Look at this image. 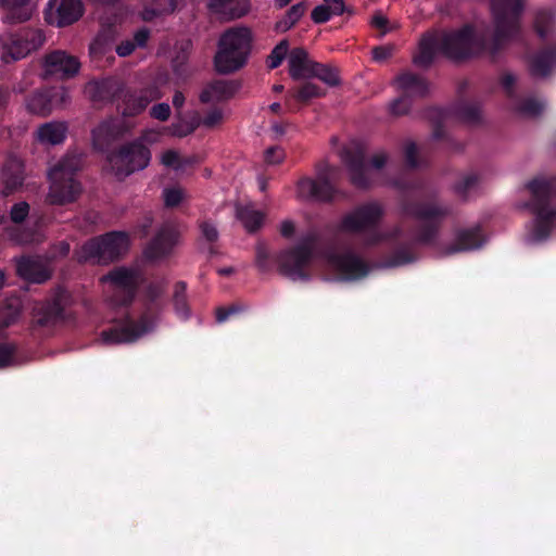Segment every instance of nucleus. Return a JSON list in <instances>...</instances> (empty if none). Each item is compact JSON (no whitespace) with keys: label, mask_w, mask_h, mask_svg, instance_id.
I'll use <instances>...</instances> for the list:
<instances>
[{"label":"nucleus","mask_w":556,"mask_h":556,"mask_svg":"<svg viewBox=\"0 0 556 556\" xmlns=\"http://www.w3.org/2000/svg\"><path fill=\"white\" fill-rule=\"evenodd\" d=\"M236 216L244 229L250 233L260 230L265 220V214L262 211L256 210L252 204L237 205Z\"/></svg>","instance_id":"72a5a7b5"},{"label":"nucleus","mask_w":556,"mask_h":556,"mask_svg":"<svg viewBox=\"0 0 556 556\" xmlns=\"http://www.w3.org/2000/svg\"><path fill=\"white\" fill-rule=\"evenodd\" d=\"M392 54L391 48L379 46L372 49V56L375 61L381 62L389 59Z\"/></svg>","instance_id":"774afa93"},{"label":"nucleus","mask_w":556,"mask_h":556,"mask_svg":"<svg viewBox=\"0 0 556 556\" xmlns=\"http://www.w3.org/2000/svg\"><path fill=\"white\" fill-rule=\"evenodd\" d=\"M285 151L280 147H270L264 153V160L267 164L276 165L283 161Z\"/></svg>","instance_id":"4d7b16f0"},{"label":"nucleus","mask_w":556,"mask_h":556,"mask_svg":"<svg viewBox=\"0 0 556 556\" xmlns=\"http://www.w3.org/2000/svg\"><path fill=\"white\" fill-rule=\"evenodd\" d=\"M187 62H188L187 47L186 48L182 47L172 61V67H173L174 73L180 78H186L189 75Z\"/></svg>","instance_id":"09e8293b"},{"label":"nucleus","mask_w":556,"mask_h":556,"mask_svg":"<svg viewBox=\"0 0 556 556\" xmlns=\"http://www.w3.org/2000/svg\"><path fill=\"white\" fill-rule=\"evenodd\" d=\"M326 96V90L317 86L316 84L306 81L301 85L293 93L292 97L303 103L308 102L315 98H321Z\"/></svg>","instance_id":"c03bdc74"},{"label":"nucleus","mask_w":556,"mask_h":556,"mask_svg":"<svg viewBox=\"0 0 556 556\" xmlns=\"http://www.w3.org/2000/svg\"><path fill=\"white\" fill-rule=\"evenodd\" d=\"M240 308L237 305H231L229 307H218L216 309V320L218 323H224L228 319L230 315L238 313Z\"/></svg>","instance_id":"69168bd1"},{"label":"nucleus","mask_w":556,"mask_h":556,"mask_svg":"<svg viewBox=\"0 0 556 556\" xmlns=\"http://www.w3.org/2000/svg\"><path fill=\"white\" fill-rule=\"evenodd\" d=\"M68 100L67 90L62 86L47 87L34 91L25 99L29 113L46 117L51 112L65 104Z\"/></svg>","instance_id":"4468645a"},{"label":"nucleus","mask_w":556,"mask_h":556,"mask_svg":"<svg viewBox=\"0 0 556 556\" xmlns=\"http://www.w3.org/2000/svg\"><path fill=\"white\" fill-rule=\"evenodd\" d=\"M494 33L491 38L478 36L471 25L450 31H433L422 35L418 53L414 55L415 65L428 68L438 54L455 62L489 54L493 61L507 43L520 31V15L523 0H491Z\"/></svg>","instance_id":"f257e3e1"},{"label":"nucleus","mask_w":556,"mask_h":556,"mask_svg":"<svg viewBox=\"0 0 556 556\" xmlns=\"http://www.w3.org/2000/svg\"><path fill=\"white\" fill-rule=\"evenodd\" d=\"M179 231L172 224L162 225L155 236L144 249V256L149 261H159L168 257L178 243Z\"/></svg>","instance_id":"dca6fc26"},{"label":"nucleus","mask_w":556,"mask_h":556,"mask_svg":"<svg viewBox=\"0 0 556 556\" xmlns=\"http://www.w3.org/2000/svg\"><path fill=\"white\" fill-rule=\"evenodd\" d=\"M202 238L208 243H215L219 233L215 225L208 220H203L199 225Z\"/></svg>","instance_id":"5fc2aeb1"},{"label":"nucleus","mask_w":556,"mask_h":556,"mask_svg":"<svg viewBox=\"0 0 556 556\" xmlns=\"http://www.w3.org/2000/svg\"><path fill=\"white\" fill-rule=\"evenodd\" d=\"M255 264L261 273H269L271 270V260L266 244L258 243L255 250Z\"/></svg>","instance_id":"de8ad7c7"},{"label":"nucleus","mask_w":556,"mask_h":556,"mask_svg":"<svg viewBox=\"0 0 556 556\" xmlns=\"http://www.w3.org/2000/svg\"><path fill=\"white\" fill-rule=\"evenodd\" d=\"M135 49H136V46L132 42V40L126 39L116 46V53L119 56H128L135 51Z\"/></svg>","instance_id":"338daca9"},{"label":"nucleus","mask_w":556,"mask_h":556,"mask_svg":"<svg viewBox=\"0 0 556 556\" xmlns=\"http://www.w3.org/2000/svg\"><path fill=\"white\" fill-rule=\"evenodd\" d=\"M390 184L402 193V212L408 217L422 222L417 228L414 239L396 244L386 260V267H399L417 260L414 250L416 244L430 245L435 241L442 223L451 215L452 208L447 204L440 203L438 201L439 191L426 188L421 179L399 176Z\"/></svg>","instance_id":"f03ea898"},{"label":"nucleus","mask_w":556,"mask_h":556,"mask_svg":"<svg viewBox=\"0 0 556 556\" xmlns=\"http://www.w3.org/2000/svg\"><path fill=\"white\" fill-rule=\"evenodd\" d=\"M177 5V0H142L139 14L142 21L152 22L157 17L174 13Z\"/></svg>","instance_id":"c756f323"},{"label":"nucleus","mask_w":556,"mask_h":556,"mask_svg":"<svg viewBox=\"0 0 556 556\" xmlns=\"http://www.w3.org/2000/svg\"><path fill=\"white\" fill-rule=\"evenodd\" d=\"M289 50L288 40H281L270 52L267 58L266 64L270 70L277 68L281 65Z\"/></svg>","instance_id":"a18cd8bd"},{"label":"nucleus","mask_w":556,"mask_h":556,"mask_svg":"<svg viewBox=\"0 0 556 556\" xmlns=\"http://www.w3.org/2000/svg\"><path fill=\"white\" fill-rule=\"evenodd\" d=\"M394 83L400 92L389 105V111L394 116L407 114L415 101L426 98L430 92L428 80L412 72L399 74Z\"/></svg>","instance_id":"f8f14e48"},{"label":"nucleus","mask_w":556,"mask_h":556,"mask_svg":"<svg viewBox=\"0 0 556 556\" xmlns=\"http://www.w3.org/2000/svg\"><path fill=\"white\" fill-rule=\"evenodd\" d=\"M64 307L63 295L56 294L34 311V324L39 327L54 326L64 319Z\"/></svg>","instance_id":"393cba45"},{"label":"nucleus","mask_w":556,"mask_h":556,"mask_svg":"<svg viewBox=\"0 0 556 556\" xmlns=\"http://www.w3.org/2000/svg\"><path fill=\"white\" fill-rule=\"evenodd\" d=\"M84 14L81 0H49L45 10L48 24L64 27L77 22Z\"/></svg>","instance_id":"2eb2a0df"},{"label":"nucleus","mask_w":556,"mask_h":556,"mask_svg":"<svg viewBox=\"0 0 556 556\" xmlns=\"http://www.w3.org/2000/svg\"><path fill=\"white\" fill-rule=\"evenodd\" d=\"M314 63L315 61L309 59L306 50L294 48L289 55V74L291 78L294 80L308 78L312 64Z\"/></svg>","instance_id":"7c9ffc66"},{"label":"nucleus","mask_w":556,"mask_h":556,"mask_svg":"<svg viewBox=\"0 0 556 556\" xmlns=\"http://www.w3.org/2000/svg\"><path fill=\"white\" fill-rule=\"evenodd\" d=\"M317 241V235L308 232L300 243L281 251L277 257L280 274L292 280H307L306 268L313 260Z\"/></svg>","instance_id":"9d476101"},{"label":"nucleus","mask_w":556,"mask_h":556,"mask_svg":"<svg viewBox=\"0 0 556 556\" xmlns=\"http://www.w3.org/2000/svg\"><path fill=\"white\" fill-rule=\"evenodd\" d=\"M16 273L22 279L35 283H42L50 278L45 264L31 256H23L16 262Z\"/></svg>","instance_id":"a878e982"},{"label":"nucleus","mask_w":556,"mask_h":556,"mask_svg":"<svg viewBox=\"0 0 556 556\" xmlns=\"http://www.w3.org/2000/svg\"><path fill=\"white\" fill-rule=\"evenodd\" d=\"M479 182L480 177L477 173H468L454 184L453 190L459 198L467 200L468 195L477 190Z\"/></svg>","instance_id":"ea45409f"},{"label":"nucleus","mask_w":556,"mask_h":556,"mask_svg":"<svg viewBox=\"0 0 556 556\" xmlns=\"http://www.w3.org/2000/svg\"><path fill=\"white\" fill-rule=\"evenodd\" d=\"M453 112L463 121L476 123L480 118V105L477 102L462 100L453 108Z\"/></svg>","instance_id":"79ce46f5"},{"label":"nucleus","mask_w":556,"mask_h":556,"mask_svg":"<svg viewBox=\"0 0 556 556\" xmlns=\"http://www.w3.org/2000/svg\"><path fill=\"white\" fill-rule=\"evenodd\" d=\"M152 153L144 143L143 137L123 143L112 151L108 161L118 179H124L136 172L146 169L151 162Z\"/></svg>","instance_id":"6e6552de"},{"label":"nucleus","mask_w":556,"mask_h":556,"mask_svg":"<svg viewBox=\"0 0 556 556\" xmlns=\"http://www.w3.org/2000/svg\"><path fill=\"white\" fill-rule=\"evenodd\" d=\"M129 245L128 235L124 231H110L86 241L81 247L79 261L109 264L118 260Z\"/></svg>","instance_id":"1a4fd4ad"},{"label":"nucleus","mask_w":556,"mask_h":556,"mask_svg":"<svg viewBox=\"0 0 556 556\" xmlns=\"http://www.w3.org/2000/svg\"><path fill=\"white\" fill-rule=\"evenodd\" d=\"M150 29L148 27H141L135 31L131 40L135 43L136 48H146L150 39Z\"/></svg>","instance_id":"680f3d73"},{"label":"nucleus","mask_w":556,"mask_h":556,"mask_svg":"<svg viewBox=\"0 0 556 556\" xmlns=\"http://www.w3.org/2000/svg\"><path fill=\"white\" fill-rule=\"evenodd\" d=\"M318 78L329 87H337L341 84L338 68L319 62L312 64L308 78Z\"/></svg>","instance_id":"c9c22d12"},{"label":"nucleus","mask_w":556,"mask_h":556,"mask_svg":"<svg viewBox=\"0 0 556 556\" xmlns=\"http://www.w3.org/2000/svg\"><path fill=\"white\" fill-rule=\"evenodd\" d=\"M17 348L13 343H0V369L11 366Z\"/></svg>","instance_id":"8fccbe9b"},{"label":"nucleus","mask_w":556,"mask_h":556,"mask_svg":"<svg viewBox=\"0 0 556 556\" xmlns=\"http://www.w3.org/2000/svg\"><path fill=\"white\" fill-rule=\"evenodd\" d=\"M339 168L320 162L316 165V178L302 177L296 184V194L306 201L331 203L336 200H345L348 192L337 186Z\"/></svg>","instance_id":"423d86ee"},{"label":"nucleus","mask_w":556,"mask_h":556,"mask_svg":"<svg viewBox=\"0 0 556 556\" xmlns=\"http://www.w3.org/2000/svg\"><path fill=\"white\" fill-rule=\"evenodd\" d=\"M332 16L329 8L325 4L317 5L311 13V18L315 24H324L328 22Z\"/></svg>","instance_id":"6e6d98bb"},{"label":"nucleus","mask_w":556,"mask_h":556,"mask_svg":"<svg viewBox=\"0 0 556 556\" xmlns=\"http://www.w3.org/2000/svg\"><path fill=\"white\" fill-rule=\"evenodd\" d=\"M208 8L216 14L224 15L228 20L240 18L250 10L249 0H211Z\"/></svg>","instance_id":"c85d7f7f"},{"label":"nucleus","mask_w":556,"mask_h":556,"mask_svg":"<svg viewBox=\"0 0 556 556\" xmlns=\"http://www.w3.org/2000/svg\"><path fill=\"white\" fill-rule=\"evenodd\" d=\"M106 278L115 287V296H119L118 303L123 306L129 305L137 293L138 273L126 267H118L109 273Z\"/></svg>","instance_id":"f3484780"},{"label":"nucleus","mask_w":556,"mask_h":556,"mask_svg":"<svg viewBox=\"0 0 556 556\" xmlns=\"http://www.w3.org/2000/svg\"><path fill=\"white\" fill-rule=\"evenodd\" d=\"M21 314V301L18 298L7 300L0 306V327L5 328L12 325Z\"/></svg>","instance_id":"a19ab883"},{"label":"nucleus","mask_w":556,"mask_h":556,"mask_svg":"<svg viewBox=\"0 0 556 556\" xmlns=\"http://www.w3.org/2000/svg\"><path fill=\"white\" fill-rule=\"evenodd\" d=\"M342 160L349 170L353 186L358 189H369L372 186L366 166V156L361 148L344 150Z\"/></svg>","instance_id":"a211bd4d"},{"label":"nucleus","mask_w":556,"mask_h":556,"mask_svg":"<svg viewBox=\"0 0 556 556\" xmlns=\"http://www.w3.org/2000/svg\"><path fill=\"white\" fill-rule=\"evenodd\" d=\"M163 198L164 205L166 207L173 208L181 203L184 194L182 191L178 188H166L163 191Z\"/></svg>","instance_id":"603ef678"},{"label":"nucleus","mask_w":556,"mask_h":556,"mask_svg":"<svg viewBox=\"0 0 556 556\" xmlns=\"http://www.w3.org/2000/svg\"><path fill=\"white\" fill-rule=\"evenodd\" d=\"M306 10L307 3L305 1L293 4L285 15L276 22L275 29L279 33H286L301 20Z\"/></svg>","instance_id":"e433bc0d"},{"label":"nucleus","mask_w":556,"mask_h":556,"mask_svg":"<svg viewBox=\"0 0 556 556\" xmlns=\"http://www.w3.org/2000/svg\"><path fill=\"white\" fill-rule=\"evenodd\" d=\"M330 263L346 280L362 279L369 273L368 264L351 251L332 254Z\"/></svg>","instance_id":"412c9836"},{"label":"nucleus","mask_w":556,"mask_h":556,"mask_svg":"<svg viewBox=\"0 0 556 556\" xmlns=\"http://www.w3.org/2000/svg\"><path fill=\"white\" fill-rule=\"evenodd\" d=\"M383 215V207L378 202H367L346 214L341 220V228L349 232L375 229L379 226Z\"/></svg>","instance_id":"ddd939ff"},{"label":"nucleus","mask_w":556,"mask_h":556,"mask_svg":"<svg viewBox=\"0 0 556 556\" xmlns=\"http://www.w3.org/2000/svg\"><path fill=\"white\" fill-rule=\"evenodd\" d=\"M162 164L167 167H179V155L174 150H167L162 154Z\"/></svg>","instance_id":"0e129e2a"},{"label":"nucleus","mask_w":556,"mask_h":556,"mask_svg":"<svg viewBox=\"0 0 556 556\" xmlns=\"http://www.w3.org/2000/svg\"><path fill=\"white\" fill-rule=\"evenodd\" d=\"M128 131L129 127L124 121H103L92 130L93 148L98 151L105 152L115 141L123 138Z\"/></svg>","instance_id":"6ab92c4d"},{"label":"nucleus","mask_w":556,"mask_h":556,"mask_svg":"<svg viewBox=\"0 0 556 556\" xmlns=\"http://www.w3.org/2000/svg\"><path fill=\"white\" fill-rule=\"evenodd\" d=\"M532 198L526 206L534 215L529 240L540 243L548 239L556 224V208L551 206V200L556 195V177H535L527 184Z\"/></svg>","instance_id":"7ed1b4c3"},{"label":"nucleus","mask_w":556,"mask_h":556,"mask_svg":"<svg viewBox=\"0 0 556 556\" xmlns=\"http://www.w3.org/2000/svg\"><path fill=\"white\" fill-rule=\"evenodd\" d=\"M83 167V157L77 153L65 154L50 170V190L47 201L52 205H64L74 202L81 192L80 182L76 179Z\"/></svg>","instance_id":"20e7f679"},{"label":"nucleus","mask_w":556,"mask_h":556,"mask_svg":"<svg viewBox=\"0 0 556 556\" xmlns=\"http://www.w3.org/2000/svg\"><path fill=\"white\" fill-rule=\"evenodd\" d=\"M25 180L24 164L16 157H9L2 168V182L7 194L20 189Z\"/></svg>","instance_id":"bb28decb"},{"label":"nucleus","mask_w":556,"mask_h":556,"mask_svg":"<svg viewBox=\"0 0 556 556\" xmlns=\"http://www.w3.org/2000/svg\"><path fill=\"white\" fill-rule=\"evenodd\" d=\"M484 237L480 226L460 228L455 231L454 241L444 247L442 254L453 255L460 252L477 250L482 247Z\"/></svg>","instance_id":"4be33fe9"},{"label":"nucleus","mask_w":556,"mask_h":556,"mask_svg":"<svg viewBox=\"0 0 556 556\" xmlns=\"http://www.w3.org/2000/svg\"><path fill=\"white\" fill-rule=\"evenodd\" d=\"M510 106L514 111L528 116H536L543 110V104L534 98L522 100L517 97L510 102Z\"/></svg>","instance_id":"37998d69"},{"label":"nucleus","mask_w":556,"mask_h":556,"mask_svg":"<svg viewBox=\"0 0 556 556\" xmlns=\"http://www.w3.org/2000/svg\"><path fill=\"white\" fill-rule=\"evenodd\" d=\"M515 83L516 77L513 74L503 75L501 80L502 87L510 102L518 97L515 90Z\"/></svg>","instance_id":"13d9d810"},{"label":"nucleus","mask_w":556,"mask_h":556,"mask_svg":"<svg viewBox=\"0 0 556 556\" xmlns=\"http://www.w3.org/2000/svg\"><path fill=\"white\" fill-rule=\"evenodd\" d=\"M556 60V51L546 48L535 53L530 59V73L535 77H545L549 74L552 66Z\"/></svg>","instance_id":"f704fd0d"},{"label":"nucleus","mask_w":556,"mask_h":556,"mask_svg":"<svg viewBox=\"0 0 556 556\" xmlns=\"http://www.w3.org/2000/svg\"><path fill=\"white\" fill-rule=\"evenodd\" d=\"M405 164L408 168L415 169L419 166V157L417 146L413 141H408L404 147Z\"/></svg>","instance_id":"3c124183"},{"label":"nucleus","mask_w":556,"mask_h":556,"mask_svg":"<svg viewBox=\"0 0 556 556\" xmlns=\"http://www.w3.org/2000/svg\"><path fill=\"white\" fill-rule=\"evenodd\" d=\"M552 22V13L547 10H541L534 18V30L541 39L547 37L548 27Z\"/></svg>","instance_id":"49530a36"},{"label":"nucleus","mask_w":556,"mask_h":556,"mask_svg":"<svg viewBox=\"0 0 556 556\" xmlns=\"http://www.w3.org/2000/svg\"><path fill=\"white\" fill-rule=\"evenodd\" d=\"M79 68L80 62L78 59L65 51L56 50L45 58V73L47 76L67 79L75 76Z\"/></svg>","instance_id":"aec40b11"},{"label":"nucleus","mask_w":556,"mask_h":556,"mask_svg":"<svg viewBox=\"0 0 556 556\" xmlns=\"http://www.w3.org/2000/svg\"><path fill=\"white\" fill-rule=\"evenodd\" d=\"M223 119V112L219 109H213L204 116L202 124L205 127L212 128L218 125Z\"/></svg>","instance_id":"e2e57ef3"},{"label":"nucleus","mask_w":556,"mask_h":556,"mask_svg":"<svg viewBox=\"0 0 556 556\" xmlns=\"http://www.w3.org/2000/svg\"><path fill=\"white\" fill-rule=\"evenodd\" d=\"M173 305L177 316L181 319L190 317V307L187 299V283L177 281L174 286Z\"/></svg>","instance_id":"58836bf2"},{"label":"nucleus","mask_w":556,"mask_h":556,"mask_svg":"<svg viewBox=\"0 0 556 556\" xmlns=\"http://www.w3.org/2000/svg\"><path fill=\"white\" fill-rule=\"evenodd\" d=\"M252 41V31L245 26H235L225 30L219 38L214 58L216 71L229 74L243 67L251 53Z\"/></svg>","instance_id":"39448f33"},{"label":"nucleus","mask_w":556,"mask_h":556,"mask_svg":"<svg viewBox=\"0 0 556 556\" xmlns=\"http://www.w3.org/2000/svg\"><path fill=\"white\" fill-rule=\"evenodd\" d=\"M325 5L329 8L332 15H342L344 13L352 14L353 10L344 4V0H323Z\"/></svg>","instance_id":"052dcab7"},{"label":"nucleus","mask_w":556,"mask_h":556,"mask_svg":"<svg viewBox=\"0 0 556 556\" xmlns=\"http://www.w3.org/2000/svg\"><path fill=\"white\" fill-rule=\"evenodd\" d=\"M163 293V287L159 282H151L147 287L148 305L147 312L139 318L132 320L127 318L122 326H114L101 332V339L105 344L130 343L136 341L143 333L152 328V309L157 307V300Z\"/></svg>","instance_id":"0eeeda50"},{"label":"nucleus","mask_w":556,"mask_h":556,"mask_svg":"<svg viewBox=\"0 0 556 556\" xmlns=\"http://www.w3.org/2000/svg\"><path fill=\"white\" fill-rule=\"evenodd\" d=\"M43 41L45 35L40 28L20 27L7 31L0 37L2 60L5 63L22 60L40 48Z\"/></svg>","instance_id":"9b49d317"},{"label":"nucleus","mask_w":556,"mask_h":556,"mask_svg":"<svg viewBox=\"0 0 556 556\" xmlns=\"http://www.w3.org/2000/svg\"><path fill=\"white\" fill-rule=\"evenodd\" d=\"M86 90L94 103H112L125 93L124 85L116 78L108 77L99 81H91Z\"/></svg>","instance_id":"5701e85b"},{"label":"nucleus","mask_w":556,"mask_h":556,"mask_svg":"<svg viewBox=\"0 0 556 556\" xmlns=\"http://www.w3.org/2000/svg\"><path fill=\"white\" fill-rule=\"evenodd\" d=\"M29 213V204L25 201L15 203L10 211V218L13 223H23Z\"/></svg>","instance_id":"864d4df0"},{"label":"nucleus","mask_w":556,"mask_h":556,"mask_svg":"<svg viewBox=\"0 0 556 556\" xmlns=\"http://www.w3.org/2000/svg\"><path fill=\"white\" fill-rule=\"evenodd\" d=\"M450 112L446 109L430 108L426 112L427 118L432 123V137L435 140H443L446 138L444 123Z\"/></svg>","instance_id":"4c0bfd02"},{"label":"nucleus","mask_w":556,"mask_h":556,"mask_svg":"<svg viewBox=\"0 0 556 556\" xmlns=\"http://www.w3.org/2000/svg\"><path fill=\"white\" fill-rule=\"evenodd\" d=\"M67 125L63 122H48L37 129V139L41 143L56 146L66 139Z\"/></svg>","instance_id":"2f4dec72"},{"label":"nucleus","mask_w":556,"mask_h":556,"mask_svg":"<svg viewBox=\"0 0 556 556\" xmlns=\"http://www.w3.org/2000/svg\"><path fill=\"white\" fill-rule=\"evenodd\" d=\"M150 115L161 122H165L170 116V106L167 103L154 104L150 110Z\"/></svg>","instance_id":"bf43d9fd"},{"label":"nucleus","mask_w":556,"mask_h":556,"mask_svg":"<svg viewBox=\"0 0 556 556\" xmlns=\"http://www.w3.org/2000/svg\"><path fill=\"white\" fill-rule=\"evenodd\" d=\"M240 85L232 80H216L200 93L202 103H210L213 100L224 101L232 98L239 90Z\"/></svg>","instance_id":"cd10ccee"},{"label":"nucleus","mask_w":556,"mask_h":556,"mask_svg":"<svg viewBox=\"0 0 556 556\" xmlns=\"http://www.w3.org/2000/svg\"><path fill=\"white\" fill-rule=\"evenodd\" d=\"M29 2L30 0H0V5L8 9L3 22L13 25L28 21L31 16Z\"/></svg>","instance_id":"473e14b6"},{"label":"nucleus","mask_w":556,"mask_h":556,"mask_svg":"<svg viewBox=\"0 0 556 556\" xmlns=\"http://www.w3.org/2000/svg\"><path fill=\"white\" fill-rule=\"evenodd\" d=\"M162 97V92L155 85H150L142 88L138 92L124 94V116H137L142 113L147 106L154 100H159Z\"/></svg>","instance_id":"b1692460"}]
</instances>
